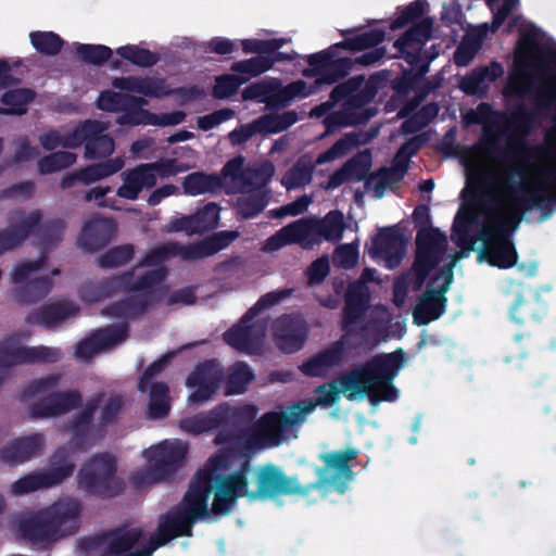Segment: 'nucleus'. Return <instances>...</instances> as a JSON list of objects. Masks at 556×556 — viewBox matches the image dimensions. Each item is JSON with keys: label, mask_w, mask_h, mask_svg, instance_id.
<instances>
[{"label": "nucleus", "mask_w": 556, "mask_h": 556, "mask_svg": "<svg viewBox=\"0 0 556 556\" xmlns=\"http://www.w3.org/2000/svg\"><path fill=\"white\" fill-rule=\"evenodd\" d=\"M224 379V368L216 358L195 364L186 379V387L192 390L188 396V402L201 405L213 400Z\"/></svg>", "instance_id": "nucleus-20"}, {"label": "nucleus", "mask_w": 556, "mask_h": 556, "mask_svg": "<svg viewBox=\"0 0 556 556\" xmlns=\"http://www.w3.org/2000/svg\"><path fill=\"white\" fill-rule=\"evenodd\" d=\"M303 231L307 249L320 243L321 239L338 242L345 230L344 215L339 210L330 211L323 219H298Z\"/></svg>", "instance_id": "nucleus-24"}, {"label": "nucleus", "mask_w": 556, "mask_h": 556, "mask_svg": "<svg viewBox=\"0 0 556 556\" xmlns=\"http://www.w3.org/2000/svg\"><path fill=\"white\" fill-rule=\"evenodd\" d=\"M184 192L189 195L215 193L225 189L227 193L243 192V155L229 160L219 174L194 172L182 181Z\"/></svg>", "instance_id": "nucleus-12"}, {"label": "nucleus", "mask_w": 556, "mask_h": 556, "mask_svg": "<svg viewBox=\"0 0 556 556\" xmlns=\"http://www.w3.org/2000/svg\"><path fill=\"white\" fill-rule=\"evenodd\" d=\"M83 406L79 390L53 391L28 406L33 419L52 418L66 415Z\"/></svg>", "instance_id": "nucleus-25"}, {"label": "nucleus", "mask_w": 556, "mask_h": 556, "mask_svg": "<svg viewBox=\"0 0 556 556\" xmlns=\"http://www.w3.org/2000/svg\"><path fill=\"white\" fill-rule=\"evenodd\" d=\"M359 135L348 132L337 140L329 149L319 153L313 163L306 156L300 157L295 164L287 170L281 178V185L287 190L304 187L312 181L313 173L317 165L332 162L346 155L354 147L358 146Z\"/></svg>", "instance_id": "nucleus-13"}, {"label": "nucleus", "mask_w": 556, "mask_h": 556, "mask_svg": "<svg viewBox=\"0 0 556 556\" xmlns=\"http://www.w3.org/2000/svg\"><path fill=\"white\" fill-rule=\"evenodd\" d=\"M405 176V168L397 167H381L371 173L366 180V187L374 189L375 197L381 199L388 186L397 185Z\"/></svg>", "instance_id": "nucleus-43"}, {"label": "nucleus", "mask_w": 556, "mask_h": 556, "mask_svg": "<svg viewBox=\"0 0 556 556\" xmlns=\"http://www.w3.org/2000/svg\"><path fill=\"white\" fill-rule=\"evenodd\" d=\"M299 119L295 111H286L281 114H264L251 123L245 124V141L255 135L278 134L295 124Z\"/></svg>", "instance_id": "nucleus-37"}, {"label": "nucleus", "mask_w": 556, "mask_h": 556, "mask_svg": "<svg viewBox=\"0 0 556 556\" xmlns=\"http://www.w3.org/2000/svg\"><path fill=\"white\" fill-rule=\"evenodd\" d=\"M116 232V224L111 218L93 216L83 226L78 237L79 247L87 252H94L106 247Z\"/></svg>", "instance_id": "nucleus-31"}, {"label": "nucleus", "mask_w": 556, "mask_h": 556, "mask_svg": "<svg viewBox=\"0 0 556 556\" xmlns=\"http://www.w3.org/2000/svg\"><path fill=\"white\" fill-rule=\"evenodd\" d=\"M108 126L96 119H87L74 128L71 132L63 136V148L76 149L83 143L87 144L90 136L105 131Z\"/></svg>", "instance_id": "nucleus-45"}, {"label": "nucleus", "mask_w": 556, "mask_h": 556, "mask_svg": "<svg viewBox=\"0 0 556 556\" xmlns=\"http://www.w3.org/2000/svg\"><path fill=\"white\" fill-rule=\"evenodd\" d=\"M188 453V445L181 441H164L152 450L151 462L155 471L166 479L174 475L182 465Z\"/></svg>", "instance_id": "nucleus-34"}, {"label": "nucleus", "mask_w": 556, "mask_h": 556, "mask_svg": "<svg viewBox=\"0 0 556 556\" xmlns=\"http://www.w3.org/2000/svg\"><path fill=\"white\" fill-rule=\"evenodd\" d=\"M134 255V245L127 243L109 249L97 257L96 263L101 268L111 269L128 264Z\"/></svg>", "instance_id": "nucleus-52"}, {"label": "nucleus", "mask_w": 556, "mask_h": 556, "mask_svg": "<svg viewBox=\"0 0 556 556\" xmlns=\"http://www.w3.org/2000/svg\"><path fill=\"white\" fill-rule=\"evenodd\" d=\"M75 52L79 60L93 65H103L113 54L110 47L79 42L75 45Z\"/></svg>", "instance_id": "nucleus-55"}, {"label": "nucleus", "mask_w": 556, "mask_h": 556, "mask_svg": "<svg viewBox=\"0 0 556 556\" xmlns=\"http://www.w3.org/2000/svg\"><path fill=\"white\" fill-rule=\"evenodd\" d=\"M52 467L46 471L33 472L16 480L12 492L18 495L27 494L39 489L50 488L63 482L74 472L75 465L64 448L58 450L51 456Z\"/></svg>", "instance_id": "nucleus-21"}, {"label": "nucleus", "mask_w": 556, "mask_h": 556, "mask_svg": "<svg viewBox=\"0 0 556 556\" xmlns=\"http://www.w3.org/2000/svg\"><path fill=\"white\" fill-rule=\"evenodd\" d=\"M300 244L307 249L299 220H294L282 227L278 232L267 239L266 247L269 250H278L287 244Z\"/></svg>", "instance_id": "nucleus-50"}, {"label": "nucleus", "mask_w": 556, "mask_h": 556, "mask_svg": "<svg viewBox=\"0 0 556 556\" xmlns=\"http://www.w3.org/2000/svg\"><path fill=\"white\" fill-rule=\"evenodd\" d=\"M78 312L79 307L74 302L60 300L29 312L25 317V323L52 329L66 319L76 316Z\"/></svg>", "instance_id": "nucleus-33"}, {"label": "nucleus", "mask_w": 556, "mask_h": 556, "mask_svg": "<svg viewBox=\"0 0 556 556\" xmlns=\"http://www.w3.org/2000/svg\"><path fill=\"white\" fill-rule=\"evenodd\" d=\"M61 381L60 374H50L41 378L31 380L22 391L21 401L33 399L39 394H45L55 389Z\"/></svg>", "instance_id": "nucleus-62"}, {"label": "nucleus", "mask_w": 556, "mask_h": 556, "mask_svg": "<svg viewBox=\"0 0 556 556\" xmlns=\"http://www.w3.org/2000/svg\"><path fill=\"white\" fill-rule=\"evenodd\" d=\"M115 142L110 135L101 131L94 136H90L85 147V157L89 160L102 159L114 152Z\"/></svg>", "instance_id": "nucleus-56"}, {"label": "nucleus", "mask_w": 556, "mask_h": 556, "mask_svg": "<svg viewBox=\"0 0 556 556\" xmlns=\"http://www.w3.org/2000/svg\"><path fill=\"white\" fill-rule=\"evenodd\" d=\"M77 155L68 151H58L39 159L37 166L40 175H48L60 172L72 166Z\"/></svg>", "instance_id": "nucleus-54"}, {"label": "nucleus", "mask_w": 556, "mask_h": 556, "mask_svg": "<svg viewBox=\"0 0 556 556\" xmlns=\"http://www.w3.org/2000/svg\"><path fill=\"white\" fill-rule=\"evenodd\" d=\"M45 446V435L35 432L9 441L0 448V460L9 466H17L41 454Z\"/></svg>", "instance_id": "nucleus-32"}, {"label": "nucleus", "mask_w": 556, "mask_h": 556, "mask_svg": "<svg viewBox=\"0 0 556 556\" xmlns=\"http://www.w3.org/2000/svg\"><path fill=\"white\" fill-rule=\"evenodd\" d=\"M405 364V352L399 348L391 353H381L349 372L341 375L337 380L323 383L315 389L318 394L311 399V404L330 407L334 405L340 393L348 400L356 395L367 396L372 406L381 402H394L399 396V390L393 384L400 369Z\"/></svg>", "instance_id": "nucleus-2"}, {"label": "nucleus", "mask_w": 556, "mask_h": 556, "mask_svg": "<svg viewBox=\"0 0 556 556\" xmlns=\"http://www.w3.org/2000/svg\"><path fill=\"white\" fill-rule=\"evenodd\" d=\"M124 60L139 67H152L160 61V54L137 45H126L116 49Z\"/></svg>", "instance_id": "nucleus-51"}, {"label": "nucleus", "mask_w": 556, "mask_h": 556, "mask_svg": "<svg viewBox=\"0 0 556 556\" xmlns=\"http://www.w3.org/2000/svg\"><path fill=\"white\" fill-rule=\"evenodd\" d=\"M124 408L125 397L119 393L108 397L104 392L92 394L65 424L71 433L70 444L77 451H87L104 437L108 427L118 422Z\"/></svg>", "instance_id": "nucleus-4"}, {"label": "nucleus", "mask_w": 556, "mask_h": 556, "mask_svg": "<svg viewBox=\"0 0 556 556\" xmlns=\"http://www.w3.org/2000/svg\"><path fill=\"white\" fill-rule=\"evenodd\" d=\"M241 458L243 456L236 450H219L202 467L212 476L210 484L214 491V498L210 510L214 516L228 515L237 500L243 496V463L233 475H225L233 466L235 460Z\"/></svg>", "instance_id": "nucleus-8"}, {"label": "nucleus", "mask_w": 556, "mask_h": 556, "mask_svg": "<svg viewBox=\"0 0 556 556\" xmlns=\"http://www.w3.org/2000/svg\"><path fill=\"white\" fill-rule=\"evenodd\" d=\"M508 90L510 93L520 98L523 97L527 92L533 94L535 99V106L538 109H549L553 101L556 99V88H554L551 84H548L542 90L532 92V90L530 89H522L520 84L516 79L510 78L508 83Z\"/></svg>", "instance_id": "nucleus-57"}, {"label": "nucleus", "mask_w": 556, "mask_h": 556, "mask_svg": "<svg viewBox=\"0 0 556 556\" xmlns=\"http://www.w3.org/2000/svg\"><path fill=\"white\" fill-rule=\"evenodd\" d=\"M359 450L356 447H346L341 451H331L319 455L323 467H316L318 478L309 485L314 486V491L321 490L326 486H333L336 490L343 492L346 483L353 479L354 467L353 462L357 458Z\"/></svg>", "instance_id": "nucleus-14"}, {"label": "nucleus", "mask_w": 556, "mask_h": 556, "mask_svg": "<svg viewBox=\"0 0 556 556\" xmlns=\"http://www.w3.org/2000/svg\"><path fill=\"white\" fill-rule=\"evenodd\" d=\"M207 470L200 468L193 476L189 489L177 506L186 513L194 522L210 518L211 510L207 501L212 493L210 481L212 476Z\"/></svg>", "instance_id": "nucleus-26"}, {"label": "nucleus", "mask_w": 556, "mask_h": 556, "mask_svg": "<svg viewBox=\"0 0 556 556\" xmlns=\"http://www.w3.org/2000/svg\"><path fill=\"white\" fill-rule=\"evenodd\" d=\"M161 285L152 289L137 291L135 295L126 296L104 307L103 314L114 318L136 319L161 301Z\"/></svg>", "instance_id": "nucleus-29"}, {"label": "nucleus", "mask_w": 556, "mask_h": 556, "mask_svg": "<svg viewBox=\"0 0 556 556\" xmlns=\"http://www.w3.org/2000/svg\"><path fill=\"white\" fill-rule=\"evenodd\" d=\"M354 336L359 337V342L354 344V349H368L372 350L378 346L381 342L387 341L388 334L384 328L379 325L367 323L359 328V331Z\"/></svg>", "instance_id": "nucleus-60"}, {"label": "nucleus", "mask_w": 556, "mask_h": 556, "mask_svg": "<svg viewBox=\"0 0 556 556\" xmlns=\"http://www.w3.org/2000/svg\"><path fill=\"white\" fill-rule=\"evenodd\" d=\"M62 358V351L59 348L38 346H13L9 341L0 343V367L12 368L23 364H53Z\"/></svg>", "instance_id": "nucleus-22"}, {"label": "nucleus", "mask_w": 556, "mask_h": 556, "mask_svg": "<svg viewBox=\"0 0 556 556\" xmlns=\"http://www.w3.org/2000/svg\"><path fill=\"white\" fill-rule=\"evenodd\" d=\"M194 521L177 505L161 517L156 533L140 551L149 549L151 556L161 546L179 536H191Z\"/></svg>", "instance_id": "nucleus-27"}, {"label": "nucleus", "mask_w": 556, "mask_h": 556, "mask_svg": "<svg viewBox=\"0 0 556 556\" xmlns=\"http://www.w3.org/2000/svg\"><path fill=\"white\" fill-rule=\"evenodd\" d=\"M194 235H202L215 229L219 223V206L214 202L205 204L194 214H191Z\"/></svg>", "instance_id": "nucleus-53"}, {"label": "nucleus", "mask_w": 556, "mask_h": 556, "mask_svg": "<svg viewBox=\"0 0 556 556\" xmlns=\"http://www.w3.org/2000/svg\"><path fill=\"white\" fill-rule=\"evenodd\" d=\"M64 229L65 224L60 218L49 219L45 223H41V220L39 222L38 226H36L31 233H35L38 239V244L41 248L40 254L37 260L26 261L14 267L11 273V281L13 283L23 282L47 264V252L61 242Z\"/></svg>", "instance_id": "nucleus-19"}, {"label": "nucleus", "mask_w": 556, "mask_h": 556, "mask_svg": "<svg viewBox=\"0 0 556 556\" xmlns=\"http://www.w3.org/2000/svg\"><path fill=\"white\" fill-rule=\"evenodd\" d=\"M250 469V459L245 458V473ZM255 490L249 491L245 478V496L250 500H276L280 496L296 495L307 498L314 492L309 483H302L298 475L287 476L277 465L268 463L254 471Z\"/></svg>", "instance_id": "nucleus-11"}, {"label": "nucleus", "mask_w": 556, "mask_h": 556, "mask_svg": "<svg viewBox=\"0 0 556 556\" xmlns=\"http://www.w3.org/2000/svg\"><path fill=\"white\" fill-rule=\"evenodd\" d=\"M447 245L446 236L439 228L422 227L416 235V255L413 264L415 289H420L430 271L440 263Z\"/></svg>", "instance_id": "nucleus-15"}, {"label": "nucleus", "mask_w": 556, "mask_h": 556, "mask_svg": "<svg viewBox=\"0 0 556 556\" xmlns=\"http://www.w3.org/2000/svg\"><path fill=\"white\" fill-rule=\"evenodd\" d=\"M129 331L127 323L113 324L92 331L75 345V356L89 362L102 351L114 348L126 340Z\"/></svg>", "instance_id": "nucleus-23"}, {"label": "nucleus", "mask_w": 556, "mask_h": 556, "mask_svg": "<svg viewBox=\"0 0 556 556\" xmlns=\"http://www.w3.org/2000/svg\"><path fill=\"white\" fill-rule=\"evenodd\" d=\"M181 430L201 434L220 428L215 444L225 445L220 450H236L243 456V406L231 407L228 403L218 404L207 414H199L180 420Z\"/></svg>", "instance_id": "nucleus-7"}, {"label": "nucleus", "mask_w": 556, "mask_h": 556, "mask_svg": "<svg viewBox=\"0 0 556 556\" xmlns=\"http://www.w3.org/2000/svg\"><path fill=\"white\" fill-rule=\"evenodd\" d=\"M313 410L314 404H311L309 400H300L290 406L289 412H278V415H281V420L293 438H296L295 426L303 422L306 415Z\"/></svg>", "instance_id": "nucleus-59"}, {"label": "nucleus", "mask_w": 556, "mask_h": 556, "mask_svg": "<svg viewBox=\"0 0 556 556\" xmlns=\"http://www.w3.org/2000/svg\"><path fill=\"white\" fill-rule=\"evenodd\" d=\"M30 276L20 282L13 290V296L18 304H33L42 300L52 289L53 281L50 276H42L27 281Z\"/></svg>", "instance_id": "nucleus-41"}, {"label": "nucleus", "mask_w": 556, "mask_h": 556, "mask_svg": "<svg viewBox=\"0 0 556 556\" xmlns=\"http://www.w3.org/2000/svg\"><path fill=\"white\" fill-rule=\"evenodd\" d=\"M42 214L39 210L30 212L26 217L9 228L0 230V255L22 244L38 226Z\"/></svg>", "instance_id": "nucleus-38"}, {"label": "nucleus", "mask_w": 556, "mask_h": 556, "mask_svg": "<svg viewBox=\"0 0 556 556\" xmlns=\"http://www.w3.org/2000/svg\"><path fill=\"white\" fill-rule=\"evenodd\" d=\"M121 177L123 185L117 188L116 194L130 201L137 200L142 190L152 189L156 185V177L148 163L122 172Z\"/></svg>", "instance_id": "nucleus-35"}, {"label": "nucleus", "mask_w": 556, "mask_h": 556, "mask_svg": "<svg viewBox=\"0 0 556 556\" xmlns=\"http://www.w3.org/2000/svg\"><path fill=\"white\" fill-rule=\"evenodd\" d=\"M131 104H148V101L142 97L111 90L101 91L97 99V108L105 112H122Z\"/></svg>", "instance_id": "nucleus-44"}, {"label": "nucleus", "mask_w": 556, "mask_h": 556, "mask_svg": "<svg viewBox=\"0 0 556 556\" xmlns=\"http://www.w3.org/2000/svg\"><path fill=\"white\" fill-rule=\"evenodd\" d=\"M403 254V237L396 226L380 228L372 238L369 255L399 264Z\"/></svg>", "instance_id": "nucleus-36"}, {"label": "nucleus", "mask_w": 556, "mask_h": 556, "mask_svg": "<svg viewBox=\"0 0 556 556\" xmlns=\"http://www.w3.org/2000/svg\"><path fill=\"white\" fill-rule=\"evenodd\" d=\"M36 91L31 88L9 89L0 97V108L2 115L22 116L28 112V106L36 99Z\"/></svg>", "instance_id": "nucleus-42"}, {"label": "nucleus", "mask_w": 556, "mask_h": 556, "mask_svg": "<svg viewBox=\"0 0 556 556\" xmlns=\"http://www.w3.org/2000/svg\"><path fill=\"white\" fill-rule=\"evenodd\" d=\"M77 486L89 495L110 500L122 494L125 481L117 476V462L109 453H97L78 470Z\"/></svg>", "instance_id": "nucleus-10"}, {"label": "nucleus", "mask_w": 556, "mask_h": 556, "mask_svg": "<svg viewBox=\"0 0 556 556\" xmlns=\"http://www.w3.org/2000/svg\"><path fill=\"white\" fill-rule=\"evenodd\" d=\"M81 504L78 500H59L21 519L18 531L31 545L47 548L78 531Z\"/></svg>", "instance_id": "nucleus-5"}, {"label": "nucleus", "mask_w": 556, "mask_h": 556, "mask_svg": "<svg viewBox=\"0 0 556 556\" xmlns=\"http://www.w3.org/2000/svg\"><path fill=\"white\" fill-rule=\"evenodd\" d=\"M427 0H415L404 8H397L396 16L390 24L391 30H397L404 28L408 24L414 25L422 21V16L427 10ZM426 17H424L425 20Z\"/></svg>", "instance_id": "nucleus-49"}, {"label": "nucleus", "mask_w": 556, "mask_h": 556, "mask_svg": "<svg viewBox=\"0 0 556 556\" xmlns=\"http://www.w3.org/2000/svg\"><path fill=\"white\" fill-rule=\"evenodd\" d=\"M369 301L370 293L365 283L353 281L348 286L341 323V330L344 333L339 340L331 342L328 348L299 366L304 376L311 378L325 377L329 368L343 365L349 356L346 345L349 339L354 334L353 326L363 318L369 306Z\"/></svg>", "instance_id": "nucleus-3"}, {"label": "nucleus", "mask_w": 556, "mask_h": 556, "mask_svg": "<svg viewBox=\"0 0 556 556\" xmlns=\"http://www.w3.org/2000/svg\"><path fill=\"white\" fill-rule=\"evenodd\" d=\"M308 334L306 321L299 316L282 315L273 324V337L277 348L287 354L300 351Z\"/></svg>", "instance_id": "nucleus-28"}, {"label": "nucleus", "mask_w": 556, "mask_h": 556, "mask_svg": "<svg viewBox=\"0 0 556 556\" xmlns=\"http://www.w3.org/2000/svg\"><path fill=\"white\" fill-rule=\"evenodd\" d=\"M30 43L41 55L55 56L63 49L65 41L53 31L35 30L29 34Z\"/></svg>", "instance_id": "nucleus-48"}, {"label": "nucleus", "mask_w": 556, "mask_h": 556, "mask_svg": "<svg viewBox=\"0 0 556 556\" xmlns=\"http://www.w3.org/2000/svg\"><path fill=\"white\" fill-rule=\"evenodd\" d=\"M433 29V20L427 17L420 23L409 27L393 43L397 50L395 58H402L408 63L416 74L410 70H406L400 77L392 83V88L399 93L406 96L416 84L419 77L429 72V62L421 60V50L426 42L431 39Z\"/></svg>", "instance_id": "nucleus-9"}, {"label": "nucleus", "mask_w": 556, "mask_h": 556, "mask_svg": "<svg viewBox=\"0 0 556 556\" xmlns=\"http://www.w3.org/2000/svg\"><path fill=\"white\" fill-rule=\"evenodd\" d=\"M104 554L122 555L132 553L131 548L142 539V530L138 528L118 527L104 531Z\"/></svg>", "instance_id": "nucleus-40"}, {"label": "nucleus", "mask_w": 556, "mask_h": 556, "mask_svg": "<svg viewBox=\"0 0 556 556\" xmlns=\"http://www.w3.org/2000/svg\"><path fill=\"white\" fill-rule=\"evenodd\" d=\"M238 237L239 232L233 230L214 232L212 236L199 242L187 244V257H189L190 261H195L212 256L229 247Z\"/></svg>", "instance_id": "nucleus-39"}, {"label": "nucleus", "mask_w": 556, "mask_h": 556, "mask_svg": "<svg viewBox=\"0 0 556 556\" xmlns=\"http://www.w3.org/2000/svg\"><path fill=\"white\" fill-rule=\"evenodd\" d=\"M149 415L151 418L161 419L166 417L170 410L169 388L165 382H154L149 386Z\"/></svg>", "instance_id": "nucleus-47"}, {"label": "nucleus", "mask_w": 556, "mask_h": 556, "mask_svg": "<svg viewBox=\"0 0 556 556\" xmlns=\"http://www.w3.org/2000/svg\"><path fill=\"white\" fill-rule=\"evenodd\" d=\"M343 166L351 180L366 181L369 177L368 173L371 166V154L368 150H365L364 152L352 156L343 164Z\"/></svg>", "instance_id": "nucleus-61"}, {"label": "nucleus", "mask_w": 556, "mask_h": 556, "mask_svg": "<svg viewBox=\"0 0 556 556\" xmlns=\"http://www.w3.org/2000/svg\"><path fill=\"white\" fill-rule=\"evenodd\" d=\"M125 165L122 157L109 159L79 169L81 184L90 185L119 172Z\"/></svg>", "instance_id": "nucleus-46"}, {"label": "nucleus", "mask_w": 556, "mask_h": 556, "mask_svg": "<svg viewBox=\"0 0 556 556\" xmlns=\"http://www.w3.org/2000/svg\"><path fill=\"white\" fill-rule=\"evenodd\" d=\"M243 84V77L233 74H223L215 78L212 96L215 99L223 100L233 96Z\"/></svg>", "instance_id": "nucleus-64"}, {"label": "nucleus", "mask_w": 556, "mask_h": 556, "mask_svg": "<svg viewBox=\"0 0 556 556\" xmlns=\"http://www.w3.org/2000/svg\"><path fill=\"white\" fill-rule=\"evenodd\" d=\"M386 38L381 28H372L330 46L328 49L307 56L309 68L304 76L316 77L315 84L333 85L349 75L353 67L351 58H336L339 49L363 51L380 45Z\"/></svg>", "instance_id": "nucleus-6"}, {"label": "nucleus", "mask_w": 556, "mask_h": 556, "mask_svg": "<svg viewBox=\"0 0 556 556\" xmlns=\"http://www.w3.org/2000/svg\"><path fill=\"white\" fill-rule=\"evenodd\" d=\"M140 94L149 98L163 99L170 96V85L162 76H142Z\"/></svg>", "instance_id": "nucleus-63"}, {"label": "nucleus", "mask_w": 556, "mask_h": 556, "mask_svg": "<svg viewBox=\"0 0 556 556\" xmlns=\"http://www.w3.org/2000/svg\"><path fill=\"white\" fill-rule=\"evenodd\" d=\"M452 280L453 273L452 269H448L444 283L438 290L426 289L413 312L415 325L426 326L439 319L445 313L447 299L444 294L447 292Z\"/></svg>", "instance_id": "nucleus-30"}, {"label": "nucleus", "mask_w": 556, "mask_h": 556, "mask_svg": "<svg viewBox=\"0 0 556 556\" xmlns=\"http://www.w3.org/2000/svg\"><path fill=\"white\" fill-rule=\"evenodd\" d=\"M278 412L265 413L251 427H245V458L265 448L277 447L293 438Z\"/></svg>", "instance_id": "nucleus-18"}, {"label": "nucleus", "mask_w": 556, "mask_h": 556, "mask_svg": "<svg viewBox=\"0 0 556 556\" xmlns=\"http://www.w3.org/2000/svg\"><path fill=\"white\" fill-rule=\"evenodd\" d=\"M307 85L299 79L282 86L280 79H263L245 86V101L255 100L266 104L269 110H279L288 106L295 98L309 96Z\"/></svg>", "instance_id": "nucleus-16"}, {"label": "nucleus", "mask_w": 556, "mask_h": 556, "mask_svg": "<svg viewBox=\"0 0 556 556\" xmlns=\"http://www.w3.org/2000/svg\"><path fill=\"white\" fill-rule=\"evenodd\" d=\"M509 197L519 214L506 215L491 205L492 201H483L484 218L480 225L477 239L482 242L478 261H484L490 266L508 269L517 265L518 252L513 241V235L518 228L522 214L536 207L540 211H551L556 203V192L547 194L552 186L546 181L530 184L526 169L514 166L507 176Z\"/></svg>", "instance_id": "nucleus-1"}, {"label": "nucleus", "mask_w": 556, "mask_h": 556, "mask_svg": "<svg viewBox=\"0 0 556 556\" xmlns=\"http://www.w3.org/2000/svg\"><path fill=\"white\" fill-rule=\"evenodd\" d=\"M186 247L187 244H180L178 242L165 243L150 251L146 255L144 262L147 265H157L174 256H179L182 261L188 262L190 260L187 257Z\"/></svg>", "instance_id": "nucleus-58"}, {"label": "nucleus", "mask_w": 556, "mask_h": 556, "mask_svg": "<svg viewBox=\"0 0 556 556\" xmlns=\"http://www.w3.org/2000/svg\"><path fill=\"white\" fill-rule=\"evenodd\" d=\"M165 278L166 270L164 268L149 270L138 279H135V270L129 269L119 275H113L99 280L93 286L92 300H104L117 294L118 292H137L146 289H152L162 285Z\"/></svg>", "instance_id": "nucleus-17"}]
</instances>
